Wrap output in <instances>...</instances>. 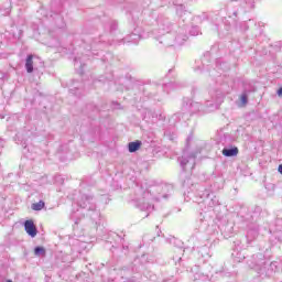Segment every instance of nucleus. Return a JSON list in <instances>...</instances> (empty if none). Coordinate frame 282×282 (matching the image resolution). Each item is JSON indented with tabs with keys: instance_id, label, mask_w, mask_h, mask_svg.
Segmentation results:
<instances>
[{
	"instance_id": "f03ea898",
	"label": "nucleus",
	"mask_w": 282,
	"mask_h": 282,
	"mask_svg": "<svg viewBox=\"0 0 282 282\" xmlns=\"http://www.w3.org/2000/svg\"><path fill=\"white\" fill-rule=\"evenodd\" d=\"M24 230L29 237L34 238L37 235L36 226L34 225V221H32V220H26L24 223Z\"/></svg>"
},
{
	"instance_id": "f257e3e1",
	"label": "nucleus",
	"mask_w": 282,
	"mask_h": 282,
	"mask_svg": "<svg viewBox=\"0 0 282 282\" xmlns=\"http://www.w3.org/2000/svg\"><path fill=\"white\" fill-rule=\"evenodd\" d=\"M80 208H87V210H96V204H94V197L84 195L78 200Z\"/></svg>"
},
{
	"instance_id": "a211bd4d",
	"label": "nucleus",
	"mask_w": 282,
	"mask_h": 282,
	"mask_svg": "<svg viewBox=\"0 0 282 282\" xmlns=\"http://www.w3.org/2000/svg\"><path fill=\"white\" fill-rule=\"evenodd\" d=\"M278 96H282V87L278 90Z\"/></svg>"
},
{
	"instance_id": "4468645a",
	"label": "nucleus",
	"mask_w": 282,
	"mask_h": 282,
	"mask_svg": "<svg viewBox=\"0 0 282 282\" xmlns=\"http://www.w3.org/2000/svg\"><path fill=\"white\" fill-rule=\"evenodd\" d=\"M219 204V200L217 197L210 198L209 206L213 208V206H217Z\"/></svg>"
},
{
	"instance_id": "2eb2a0df",
	"label": "nucleus",
	"mask_w": 282,
	"mask_h": 282,
	"mask_svg": "<svg viewBox=\"0 0 282 282\" xmlns=\"http://www.w3.org/2000/svg\"><path fill=\"white\" fill-rule=\"evenodd\" d=\"M130 42L131 43H138V40L140 39V35H137V34H132L130 35Z\"/></svg>"
},
{
	"instance_id": "4be33fe9",
	"label": "nucleus",
	"mask_w": 282,
	"mask_h": 282,
	"mask_svg": "<svg viewBox=\"0 0 282 282\" xmlns=\"http://www.w3.org/2000/svg\"><path fill=\"white\" fill-rule=\"evenodd\" d=\"M0 147H1V141H0Z\"/></svg>"
},
{
	"instance_id": "1a4fd4ad",
	"label": "nucleus",
	"mask_w": 282,
	"mask_h": 282,
	"mask_svg": "<svg viewBox=\"0 0 282 282\" xmlns=\"http://www.w3.org/2000/svg\"><path fill=\"white\" fill-rule=\"evenodd\" d=\"M43 208H45V203L43 200L32 205V210H43Z\"/></svg>"
},
{
	"instance_id": "f3484780",
	"label": "nucleus",
	"mask_w": 282,
	"mask_h": 282,
	"mask_svg": "<svg viewBox=\"0 0 282 282\" xmlns=\"http://www.w3.org/2000/svg\"><path fill=\"white\" fill-rule=\"evenodd\" d=\"M278 171H279V173H281V175H282V164L279 165Z\"/></svg>"
},
{
	"instance_id": "f8f14e48",
	"label": "nucleus",
	"mask_w": 282,
	"mask_h": 282,
	"mask_svg": "<svg viewBox=\"0 0 282 282\" xmlns=\"http://www.w3.org/2000/svg\"><path fill=\"white\" fill-rule=\"evenodd\" d=\"M240 102L242 107H246V105H248V96L241 95Z\"/></svg>"
},
{
	"instance_id": "423d86ee",
	"label": "nucleus",
	"mask_w": 282,
	"mask_h": 282,
	"mask_svg": "<svg viewBox=\"0 0 282 282\" xmlns=\"http://www.w3.org/2000/svg\"><path fill=\"white\" fill-rule=\"evenodd\" d=\"M34 56L33 55H29L26 57V62H25V69L28 72V74H32L34 72Z\"/></svg>"
},
{
	"instance_id": "9b49d317",
	"label": "nucleus",
	"mask_w": 282,
	"mask_h": 282,
	"mask_svg": "<svg viewBox=\"0 0 282 282\" xmlns=\"http://www.w3.org/2000/svg\"><path fill=\"white\" fill-rule=\"evenodd\" d=\"M140 208L141 210H150L151 204L140 202Z\"/></svg>"
},
{
	"instance_id": "9d476101",
	"label": "nucleus",
	"mask_w": 282,
	"mask_h": 282,
	"mask_svg": "<svg viewBox=\"0 0 282 282\" xmlns=\"http://www.w3.org/2000/svg\"><path fill=\"white\" fill-rule=\"evenodd\" d=\"M34 254H35V257H43V256H45V248L36 247L34 249Z\"/></svg>"
},
{
	"instance_id": "39448f33",
	"label": "nucleus",
	"mask_w": 282,
	"mask_h": 282,
	"mask_svg": "<svg viewBox=\"0 0 282 282\" xmlns=\"http://www.w3.org/2000/svg\"><path fill=\"white\" fill-rule=\"evenodd\" d=\"M223 155L225 158H236V155H239V149L238 148H225L223 150Z\"/></svg>"
},
{
	"instance_id": "dca6fc26",
	"label": "nucleus",
	"mask_w": 282,
	"mask_h": 282,
	"mask_svg": "<svg viewBox=\"0 0 282 282\" xmlns=\"http://www.w3.org/2000/svg\"><path fill=\"white\" fill-rule=\"evenodd\" d=\"M197 107H199V104H192L193 109H196Z\"/></svg>"
},
{
	"instance_id": "20e7f679",
	"label": "nucleus",
	"mask_w": 282,
	"mask_h": 282,
	"mask_svg": "<svg viewBox=\"0 0 282 282\" xmlns=\"http://www.w3.org/2000/svg\"><path fill=\"white\" fill-rule=\"evenodd\" d=\"M221 102H224V99L221 97H218L214 101H207V111H215V109H219V105H221Z\"/></svg>"
},
{
	"instance_id": "7ed1b4c3",
	"label": "nucleus",
	"mask_w": 282,
	"mask_h": 282,
	"mask_svg": "<svg viewBox=\"0 0 282 282\" xmlns=\"http://www.w3.org/2000/svg\"><path fill=\"white\" fill-rule=\"evenodd\" d=\"M182 169H195V156L191 155L188 159L186 156H182L181 160Z\"/></svg>"
},
{
	"instance_id": "0eeeda50",
	"label": "nucleus",
	"mask_w": 282,
	"mask_h": 282,
	"mask_svg": "<svg viewBox=\"0 0 282 282\" xmlns=\"http://www.w3.org/2000/svg\"><path fill=\"white\" fill-rule=\"evenodd\" d=\"M140 141H135V142H130L128 145L129 152L130 153H135V151H138V149H140Z\"/></svg>"
},
{
	"instance_id": "aec40b11",
	"label": "nucleus",
	"mask_w": 282,
	"mask_h": 282,
	"mask_svg": "<svg viewBox=\"0 0 282 282\" xmlns=\"http://www.w3.org/2000/svg\"><path fill=\"white\" fill-rule=\"evenodd\" d=\"M1 119L6 118V116H0Z\"/></svg>"
},
{
	"instance_id": "6ab92c4d",
	"label": "nucleus",
	"mask_w": 282,
	"mask_h": 282,
	"mask_svg": "<svg viewBox=\"0 0 282 282\" xmlns=\"http://www.w3.org/2000/svg\"><path fill=\"white\" fill-rule=\"evenodd\" d=\"M3 77H4V75H3V73L0 70V80H3Z\"/></svg>"
},
{
	"instance_id": "ddd939ff",
	"label": "nucleus",
	"mask_w": 282,
	"mask_h": 282,
	"mask_svg": "<svg viewBox=\"0 0 282 282\" xmlns=\"http://www.w3.org/2000/svg\"><path fill=\"white\" fill-rule=\"evenodd\" d=\"M176 13L178 14V17H183V14H184V6L180 4L176 8Z\"/></svg>"
},
{
	"instance_id": "412c9836",
	"label": "nucleus",
	"mask_w": 282,
	"mask_h": 282,
	"mask_svg": "<svg viewBox=\"0 0 282 282\" xmlns=\"http://www.w3.org/2000/svg\"><path fill=\"white\" fill-rule=\"evenodd\" d=\"M7 282H12V280H8Z\"/></svg>"
},
{
	"instance_id": "6e6552de",
	"label": "nucleus",
	"mask_w": 282,
	"mask_h": 282,
	"mask_svg": "<svg viewBox=\"0 0 282 282\" xmlns=\"http://www.w3.org/2000/svg\"><path fill=\"white\" fill-rule=\"evenodd\" d=\"M143 199H145V202H153V199H160L159 197L153 196V194L149 191L143 193Z\"/></svg>"
}]
</instances>
